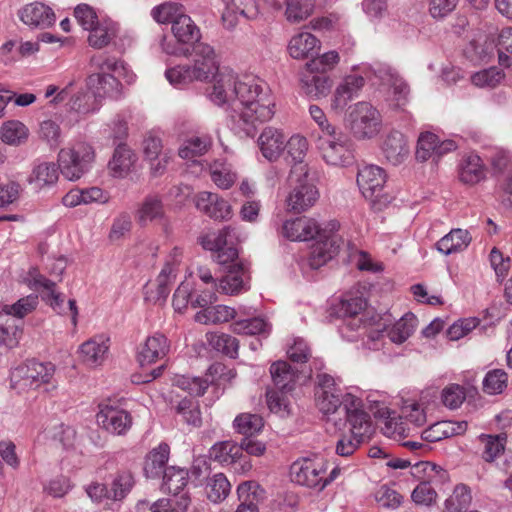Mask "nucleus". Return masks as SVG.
Segmentation results:
<instances>
[{"mask_svg":"<svg viewBox=\"0 0 512 512\" xmlns=\"http://www.w3.org/2000/svg\"><path fill=\"white\" fill-rule=\"evenodd\" d=\"M471 240L472 237L468 230L452 229L437 242V248L445 254H451L466 249Z\"/></svg>","mask_w":512,"mask_h":512,"instance_id":"58836bf2","label":"nucleus"},{"mask_svg":"<svg viewBox=\"0 0 512 512\" xmlns=\"http://www.w3.org/2000/svg\"><path fill=\"white\" fill-rule=\"evenodd\" d=\"M315 396L316 405L323 414L334 413L341 405V391L328 375L321 376Z\"/></svg>","mask_w":512,"mask_h":512,"instance_id":"aec40b11","label":"nucleus"},{"mask_svg":"<svg viewBox=\"0 0 512 512\" xmlns=\"http://www.w3.org/2000/svg\"><path fill=\"white\" fill-rule=\"evenodd\" d=\"M170 457V446L167 443H160L151 449L145 456L143 471L146 477L156 478L166 469Z\"/></svg>","mask_w":512,"mask_h":512,"instance_id":"c85d7f7f","label":"nucleus"},{"mask_svg":"<svg viewBox=\"0 0 512 512\" xmlns=\"http://www.w3.org/2000/svg\"><path fill=\"white\" fill-rule=\"evenodd\" d=\"M330 239H316L317 242L311 247L308 256V264L311 268H320L335 256L336 248Z\"/></svg>","mask_w":512,"mask_h":512,"instance_id":"c03bdc74","label":"nucleus"},{"mask_svg":"<svg viewBox=\"0 0 512 512\" xmlns=\"http://www.w3.org/2000/svg\"><path fill=\"white\" fill-rule=\"evenodd\" d=\"M417 318L412 313H406L387 332L389 339L394 343H403L414 332Z\"/></svg>","mask_w":512,"mask_h":512,"instance_id":"603ef678","label":"nucleus"},{"mask_svg":"<svg viewBox=\"0 0 512 512\" xmlns=\"http://www.w3.org/2000/svg\"><path fill=\"white\" fill-rule=\"evenodd\" d=\"M484 177V164L478 155L470 154L462 159L459 178L463 183L473 185L480 182Z\"/></svg>","mask_w":512,"mask_h":512,"instance_id":"4c0bfd02","label":"nucleus"},{"mask_svg":"<svg viewBox=\"0 0 512 512\" xmlns=\"http://www.w3.org/2000/svg\"><path fill=\"white\" fill-rule=\"evenodd\" d=\"M238 243L236 233L231 227L208 233L201 240L205 249L216 252V259L220 264H227L238 258Z\"/></svg>","mask_w":512,"mask_h":512,"instance_id":"f8f14e48","label":"nucleus"},{"mask_svg":"<svg viewBox=\"0 0 512 512\" xmlns=\"http://www.w3.org/2000/svg\"><path fill=\"white\" fill-rule=\"evenodd\" d=\"M382 150L386 158L394 163L399 162L408 154L407 142L400 132H392L386 136L382 143Z\"/></svg>","mask_w":512,"mask_h":512,"instance_id":"a18cd8bd","label":"nucleus"},{"mask_svg":"<svg viewBox=\"0 0 512 512\" xmlns=\"http://www.w3.org/2000/svg\"><path fill=\"white\" fill-rule=\"evenodd\" d=\"M270 373L275 386L280 390H290L295 381V373L285 361H278L271 365Z\"/></svg>","mask_w":512,"mask_h":512,"instance_id":"5fc2aeb1","label":"nucleus"},{"mask_svg":"<svg viewBox=\"0 0 512 512\" xmlns=\"http://www.w3.org/2000/svg\"><path fill=\"white\" fill-rule=\"evenodd\" d=\"M378 423L384 435L395 440H403L411 434V427L403 421V418L396 417L388 408L378 411Z\"/></svg>","mask_w":512,"mask_h":512,"instance_id":"a878e982","label":"nucleus"},{"mask_svg":"<svg viewBox=\"0 0 512 512\" xmlns=\"http://www.w3.org/2000/svg\"><path fill=\"white\" fill-rule=\"evenodd\" d=\"M55 367L51 363L28 361L15 367L10 374L12 389L17 393H28L52 382Z\"/></svg>","mask_w":512,"mask_h":512,"instance_id":"39448f33","label":"nucleus"},{"mask_svg":"<svg viewBox=\"0 0 512 512\" xmlns=\"http://www.w3.org/2000/svg\"><path fill=\"white\" fill-rule=\"evenodd\" d=\"M468 428L466 421H439L422 432V439L426 442H438L443 439L463 435Z\"/></svg>","mask_w":512,"mask_h":512,"instance_id":"393cba45","label":"nucleus"},{"mask_svg":"<svg viewBox=\"0 0 512 512\" xmlns=\"http://www.w3.org/2000/svg\"><path fill=\"white\" fill-rule=\"evenodd\" d=\"M134 480L132 473L129 471L119 472L111 484V499L121 500L123 499L133 487Z\"/></svg>","mask_w":512,"mask_h":512,"instance_id":"338daca9","label":"nucleus"},{"mask_svg":"<svg viewBox=\"0 0 512 512\" xmlns=\"http://www.w3.org/2000/svg\"><path fill=\"white\" fill-rule=\"evenodd\" d=\"M221 70L214 48L198 43L193 48V64L170 68L166 77L171 84L181 86L193 81L210 82Z\"/></svg>","mask_w":512,"mask_h":512,"instance_id":"f03ea898","label":"nucleus"},{"mask_svg":"<svg viewBox=\"0 0 512 512\" xmlns=\"http://www.w3.org/2000/svg\"><path fill=\"white\" fill-rule=\"evenodd\" d=\"M328 464V460L322 456L299 459L291 465V479L300 485L321 490L335 480L341 471L339 467H334L328 474Z\"/></svg>","mask_w":512,"mask_h":512,"instance_id":"7ed1b4c3","label":"nucleus"},{"mask_svg":"<svg viewBox=\"0 0 512 512\" xmlns=\"http://www.w3.org/2000/svg\"><path fill=\"white\" fill-rule=\"evenodd\" d=\"M95 159L93 147L79 142L71 148L62 149L58 154L59 168L63 176L71 181L80 179Z\"/></svg>","mask_w":512,"mask_h":512,"instance_id":"423d86ee","label":"nucleus"},{"mask_svg":"<svg viewBox=\"0 0 512 512\" xmlns=\"http://www.w3.org/2000/svg\"><path fill=\"white\" fill-rule=\"evenodd\" d=\"M314 6V0H278L274 8H285L286 19L289 22L298 23L313 13Z\"/></svg>","mask_w":512,"mask_h":512,"instance_id":"f704fd0d","label":"nucleus"},{"mask_svg":"<svg viewBox=\"0 0 512 512\" xmlns=\"http://www.w3.org/2000/svg\"><path fill=\"white\" fill-rule=\"evenodd\" d=\"M339 229L337 221L320 224L310 216H297L285 220L281 226L280 234L290 240L305 242L314 239L331 238Z\"/></svg>","mask_w":512,"mask_h":512,"instance_id":"20e7f679","label":"nucleus"},{"mask_svg":"<svg viewBox=\"0 0 512 512\" xmlns=\"http://www.w3.org/2000/svg\"><path fill=\"white\" fill-rule=\"evenodd\" d=\"M239 106L235 109L247 134L257 125L270 121L276 112V99L263 81L252 75L242 76L238 91Z\"/></svg>","mask_w":512,"mask_h":512,"instance_id":"f257e3e1","label":"nucleus"},{"mask_svg":"<svg viewBox=\"0 0 512 512\" xmlns=\"http://www.w3.org/2000/svg\"><path fill=\"white\" fill-rule=\"evenodd\" d=\"M59 169V165L53 162H41L33 167L27 181L36 189L53 185L59 178Z\"/></svg>","mask_w":512,"mask_h":512,"instance_id":"c9c22d12","label":"nucleus"},{"mask_svg":"<svg viewBox=\"0 0 512 512\" xmlns=\"http://www.w3.org/2000/svg\"><path fill=\"white\" fill-rule=\"evenodd\" d=\"M176 412L184 421L193 427H199L202 423L199 403L192 398L182 399L176 406Z\"/></svg>","mask_w":512,"mask_h":512,"instance_id":"680f3d73","label":"nucleus"},{"mask_svg":"<svg viewBox=\"0 0 512 512\" xmlns=\"http://www.w3.org/2000/svg\"><path fill=\"white\" fill-rule=\"evenodd\" d=\"M231 484L223 473L215 474L206 481L205 492L207 498L213 503H220L227 498Z\"/></svg>","mask_w":512,"mask_h":512,"instance_id":"49530a36","label":"nucleus"},{"mask_svg":"<svg viewBox=\"0 0 512 512\" xmlns=\"http://www.w3.org/2000/svg\"><path fill=\"white\" fill-rule=\"evenodd\" d=\"M18 16L24 24L36 28L50 27L56 20L53 9L40 1L24 5L18 11Z\"/></svg>","mask_w":512,"mask_h":512,"instance_id":"6ab92c4d","label":"nucleus"},{"mask_svg":"<svg viewBox=\"0 0 512 512\" xmlns=\"http://www.w3.org/2000/svg\"><path fill=\"white\" fill-rule=\"evenodd\" d=\"M144 159L149 163L151 173L161 175L167 168L172 156L170 151L163 149L162 140L149 134L142 143Z\"/></svg>","mask_w":512,"mask_h":512,"instance_id":"2eb2a0df","label":"nucleus"},{"mask_svg":"<svg viewBox=\"0 0 512 512\" xmlns=\"http://www.w3.org/2000/svg\"><path fill=\"white\" fill-rule=\"evenodd\" d=\"M55 283L45 291L44 298L47 303L59 314H66L70 312L73 326L77 325L78 307L76 301L71 299L68 301V306L64 305V297L55 289Z\"/></svg>","mask_w":512,"mask_h":512,"instance_id":"de8ad7c7","label":"nucleus"},{"mask_svg":"<svg viewBox=\"0 0 512 512\" xmlns=\"http://www.w3.org/2000/svg\"><path fill=\"white\" fill-rule=\"evenodd\" d=\"M236 315L237 312L232 307L226 305H208L195 314L194 320L203 325H216L229 322L234 319Z\"/></svg>","mask_w":512,"mask_h":512,"instance_id":"72a5a7b5","label":"nucleus"},{"mask_svg":"<svg viewBox=\"0 0 512 512\" xmlns=\"http://www.w3.org/2000/svg\"><path fill=\"white\" fill-rule=\"evenodd\" d=\"M249 270L243 263L231 266L226 275L219 282V289L229 295L246 291L249 286Z\"/></svg>","mask_w":512,"mask_h":512,"instance_id":"b1692460","label":"nucleus"},{"mask_svg":"<svg viewBox=\"0 0 512 512\" xmlns=\"http://www.w3.org/2000/svg\"><path fill=\"white\" fill-rule=\"evenodd\" d=\"M264 426L263 418L256 414L242 413L234 420V428L246 437L259 433Z\"/></svg>","mask_w":512,"mask_h":512,"instance_id":"4d7b16f0","label":"nucleus"},{"mask_svg":"<svg viewBox=\"0 0 512 512\" xmlns=\"http://www.w3.org/2000/svg\"><path fill=\"white\" fill-rule=\"evenodd\" d=\"M353 408H347L346 419L350 427V434L354 439L365 442L374 433V426L370 415L363 409L358 408L355 402Z\"/></svg>","mask_w":512,"mask_h":512,"instance_id":"412c9836","label":"nucleus"},{"mask_svg":"<svg viewBox=\"0 0 512 512\" xmlns=\"http://www.w3.org/2000/svg\"><path fill=\"white\" fill-rule=\"evenodd\" d=\"M339 61V53L335 50H331L308 61L305 65L306 72L311 74L326 75L337 66Z\"/></svg>","mask_w":512,"mask_h":512,"instance_id":"3c124183","label":"nucleus"},{"mask_svg":"<svg viewBox=\"0 0 512 512\" xmlns=\"http://www.w3.org/2000/svg\"><path fill=\"white\" fill-rule=\"evenodd\" d=\"M136 160V154L128 146L119 145L109 162V172L115 178H124L132 171Z\"/></svg>","mask_w":512,"mask_h":512,"instance_id":"c756f323","label":"nucleus"},{"mask_svg":"<svg viewBox=\"0 0 512 512\" xmlns=\"http://www.w3.org/2000/svg\"><path fill=\"white\" fill-rule=\"evenodd\" d=\"M316 148L328 165L346 166L354 159L349 139L337 130H334L333 135H319Z\"/></svg>","mask_w":512,"mask_h":512,"instance_id":"9d476101","label":"nucleus"},{"mask_svg":"<svg viewBox=\"0 0 512 512\" xmlns=\"http://www.w3.org/2000/svg\"><path fill=\"white\" fill-rule=\"evenodd\" d=\"M108 349V339L104 336H96L80 346L79 356L83 363L95 366L103 361Z\"/></svg>","mask_w":512,"mask_h":512,"instance_id":"473e14b6","label":"nucleus"},{"mask_svg":"<svg viewBox=\"0 0 512 512\" xmlns=\"http://www.w3.org/2000/svg\"><path fill=\"white\" fill-rule=\"evenodd\" d=\"M210 82H212V87L209 97L215 104L224 105L235 97L238 99V91L242 83V77H236L231 70L222 68Z\"/></svg>","mask_w":512,"mask_h":512,"instance_id":"4468645a","label":"nucleus"},{"mask_svg":"<svg viewBox=\"0 0 512 512\" xmlns=\"http://www.w3.org/2000/svg\"><path fill=\"white\" fill-rule=\"evenodd\" d=\"M349 127L356 139H371L382 129L381 114L370 103L358 102L349 112Z\"/></svg>","mask_w":512,"mask_h":512,"instance_id":"6e6552de","label":"nucleus"},{"mask_svg":"<svg viewBox=\"0 0 512 512\" xmlns=\"http://www.w3.org/2000/svg\"><path fill=\"white\" fill-rule=\"evenodd\" d=\"M364 86V78L358 75H349L336 87L331 107L334 110L343 109Z\"/></svg>","mask_w":512,"mask_h":512,"instance_id":"bb28decb","label":"nucleus"},{"mask_svg":"<svg viewBox=\"0 0 512 512\" xmlns=\"http://www.w3.org/2000/svg\"><path fill=\"white\" fill-rule=\"evenodd\" d=\"M169 350L168 340L162 334H155L146 339L137 353V361L143 371L163 359Z\"/></svg>","mask_w":512,"mask_h":512,"instance_id":"a211bd4d","label":"nucleus"},{"mask_svg":"<svg viewBox=\"0 0 512 512\" xmlns=\"http://www.w3.org/2000/svg\"><path fill=\"white\" fill-rule=\"evenodd\" d=\"M386 181V171L376 165L363 166L357 174V185L367 199L376 197L383 190Z\"/></svg>","mask_w":512,"mask_h":512,"instance_id":"dca6fc26","label":"nucleus"},{"mask_svg":"<svg viewBox=\"0 0 512 512\" xmlns=\"http://www.w3.org/2000/svg\"><path fill=\"white\" fill-rule=\"evenodd\" d=\"M465 399L466 389L459 384H449L441 393L442 403L449 409H456L460 407Z\"/></svg>","mask_w":512,"mask_h":512,"instance_id":"774afa93","label":"nucleus"},{"mask_svg":"<svg viewBox=\"0 0 512 512\" xmlns=\"http://www.w3.org/2000/svg\"><path fill=\"white\" fill-rule=\"evenodd\" d=\"M197 209L215 220H229L232 216V207L227 200L216 193L203 191L196 195Z\"/></svg>","mask_w":512,"mask_h":512,"instance_id":"f3484780","label":"nucleus"},{"mask_svg":"<svg viewBox=\"0 0 512 512\" xmlns=\"http://www.w3.org/2000/svg\"><path fill=\"white\" fill-rule=\"evenodd\" d=\"M478 441L483 445L482 458L486 462H493L504 453L507 435L505 433L497 435L481 434Z\"/></svg>","mask_w":512,"mask_h":512,"instance_id":"37998d69","label":"nucleus"},{"mask_svg":"<svg viewBox=\"0 0 512 512\" xmlns=\"http://www.w3.org/2000/svg\"><path fill=\"white\" fill-rule=\"evenodd\" d=\"M285 148L287 149V155L291 158V161L299 168L303 165L304 159L307 155L309 143L308 140L300 135H292L288 141L285 142Z\"/></svg>","mask_w":512,"mask_h":512,"instance_id":"13d9d810","label":"nucleus"},{"mask_svg":"<svg viewBox=\"0 0 512 512\" xmlns=\"http://www.w3.org/2000/svg\"><path fill=\"white\" fill-rule=\"evenodd\" d=\"M287 49L292 58L302 60L320 49V41L309 32H300L290 39Z\"/></svg>","mask_w":512,"mask_h":512,"instance_id":"7c9ffc66","label":"nucleus"},{"mask_svg":"<svg viewBox=\"0 0 512 512\" xmlns=\"http://www.w3.org/2000/svg\"><path fill=\"white\" fill-rule=\"evenodd\" d=\"M189 480L188 470L176 466H169L164 470L162 490L175 497L178 511H185L190 503V498L183 492Z\"/></svg>","mask_w":512,"mask_h":512,"instance_id":"ddd939ff","label":"nucleus"},{"mask_svg":"<svg viewBox=\"0 0 512 512\" xmlns=\"http://www.w3.org/2000/svg\"><path fill=\"white\" fill-rule=\"evenodd\" d=\"M38 296L28 295L19 299L16 303L9 305L4 304L1 306V312L12 315L17 318H24L32 313L38 306Z\"/></svg>","mask_w":512,"mask_h":512,"instance_id":"bf43d9fd","label":"nucleus"},{"mask_svg":"<svg viewBox=\"0 0 512 512\" xmlns=\"http://www.w3.org/2000/svg\"><path fill=\"white\" fill-rule=\"evenodd\" d=\"M210 176L215 185L221 189H229L237 180L232 167L224 162H214L210 166Z\"/></svg>","mask_w":512,"mask_h":512,"instance_id":"6e6d98bb","label":"nucleus"},{"mask_svg":"<svg viewBox=\"0 0 512 512\" xmlns=\"http://www.w3.org/2000/svg\"><path fill=\"white\" fill-rule=\"evenodd\" d=\"M210 381L207 378L188 377L177 375L173 380V385L193 396H202L209 387Z\"/></svg>","mask_w":512,"mask_h":512,"instance_id":"052dcab7","label":"nucleus"},{"mask_svg":"<svg viewBox=\"0 0 512 512\" xmlns=\"http://www.w3.org/2000/svg\"><path fill=\"white\" fill-rule=\"evenodd\" d=\"M434 401L430 400L429 393L423 392L419 399H407L401 407V417L414 427H420L427 422V413Z\"/></svg>","mask_w":512,"mask_h":512,"instance_id":"4be33fe9","label":"nucleus"},{"mask_svg":"<svg viewBox=\"0 0 512 512\" xmlns=\"http://www.w3.org/2000/svg\"><path fill=\"white\" fill-rule=\"evenodd\" d=\"M29 129L18 120H9L0 128V139L7 145L18 146L27 141Z\"/></svg>","mask_w":512,"mask_h":512,"instance_id":"79ce46f5","label":"nucleus"},{"mask_svg":"<svg viewBox=\"0 0 512 512\" xmlns=\"http://www.w3.org/2000/svg\"><path fill=\"white\" fill-rule=\"evenodd\" d=\"M96 61L98 71L89 75L87 86L94 97L118 99L122 94V84L113 74L119 69L117 62L110 58H99Z\"/></svg>","mask_w":512,"mask_h":512,"instance_id":"0eeeda50","label":"nucleus"},{"mask_svg":"<svg viewBox=\"0 0 512 512\" xmlns=\"http://www.w3.org/2000/svg\"><path fill=\"white\" fill-rule=\"evenodd\" d=\"M296 169L295 167L291 171V189L286 197L285 203L288 211L300 214L306 212L316 204L319 199V191L317 187L308 180V170L306 166L300 167L302 177L298 178L294 183Z\"/></svg>","mask_w":512,"mask_h":512,"instance_id":"1a4fd4ad","label":"nucleus"},{"mask_svg":"<svg viewBox=\"0 0 512 512\" xmlns=\"http://www.w3.org/2000/svg\"><path fill=\"white\" fill-rule=\"evenodd\" d=\"M508 382V375L502 369H494L489 371L483 380L484 392L494 395L502 393Z\"/></svg>","mask_w":512,"mask_h":512,"instance_id":"0e129e2a","label":"nucleus"},{"mask_svg":"<svg viewBox=\"0 0 512 512\" xmlns=\"http://www.w3.org/2000/svg\"><path fill=\"white\" fill-rule=\"evenodd\" d=\"M209 454L213 461L222 465H230L242 457V448L234 441H222L214 444Z\"/></svg>","mask_w":512,"mask_h":512,"instance_id":"ea45409f","label":"nucleus"},{"mask_svg":"<svg viewBox=\"0 0 512 512\" xmlns=\"http://www.w3.org/2000/svg\"><path fill=\"white\" fill-rule=\"evenodd\" d=\"M163 217V204L156 196L146 197L136 212V220L140 225H147L148 223L161 220Z\"/></svg>","mask_w":512,"mask_h":512,"instance_id":"a19ab883","label":"nucleus"},{"mask_svg":"<svg viewBox=\"0 0 512 512\" xmlns=\"http://www.w3.org/2000/svg\"><path fill=\"white\" fill-rule=\"evenodd\" d=\"M171 31L176 41L183 46L194 48L196 44L201 43L200 29L186 13L173 23Z\"/></svg>","mask_w":512,"mask_h":512,"instance_id":"cd10ccee","label":"nucleus"},{"mask_svg":"<svg viewBox=\"0 0 512 512\" xmlns=\"http://www.w3.org/2000/svg\"><path fill=\"white\" fill-rule=\"evenodd\" d=\"M267 323L262 318H251L237 320L231 325V329L236 334L257 335L267 331Z\"/></svg>","mask_w":512,"mask_h":512,"instance_id":"69168bd1","label":"nucleus"},{"mask_svg":"<svg viewBox=\"0 0 512 512\" xmlns=\"http://www.w3.org/2000/svg\"><path fill=\"white\" fill-rule=\"evenodd\" d=\"M88 30L90 31L88 42L94 48L107 46L116 33L114 24L108 20H101Z\"/></svg>","mask_w":512,"mask_h":512,"instance_id":"09e8293b","label":"nucleus"},{"mask_svg":"<svg viewBox=\"0 0 512 512\" xmlns=\"http://www.w3.org/2000/svg\"><path fill=\"white\" fill-rule=\"evenodd\" d=\"M208 343L216 350L230 356L235 357L238 351V341L231 335L224 333H208Z\"/></svg>","mask_w":512,"mask_h":512,"instance_id":"e2e57ef3","label":"nucleus"},{"mask_svg":"<svg viewBox=\"0 0 512 512\" xmlns=\"http://www.w3.org/2000/svg\"><path fill=\"white\" fill-rule=\"evenodd\" d=\"M185 13V8L181 4L175 2L162 3L154 7L151 11V15L157 23H170L171 26Z\"/></svg>","mask_w":512,"mask_h":512,"instance_id":"864d4df0","label":"nucleus"},{"mask_svg":"<svg viewBox=\"0 0 512 512\" xmlns=\"http://www.w3.org/2000/svg\"><path fill=\"white\" fill-rule=\"evenodd\" d=\"M96 414L98 425L114 435H125L132 426L131 414L121 407L119 401L106 399L99 404Z\"/></svg>","mask_w":512,"mask_h":512,"instance_id":"9b49d317","label":"nucleus"},{"mask_svg":"<svg viewBox=\"0 0 512 512\" xmlns=\"http://www.w3.org/2000/svg\"><path fill=\"white\" fill-rule=\"evenodd\" d=\"M212 147V140L207 135H190L181 143L178 155L185 160L196 161Z\"/></svg>","mask_w":512,"mask_h":512,"instance_id":"2f4dec72","label":"nucleus"},{"mask_svg":"<svg viewBox=\"0 0 512 512\" xmlns=\"http://www.w3.org/2000/svg\"><path fill=\"white\" fill-rule=\"evenodd\" d=\"M286 137L284 133L274 127H266L258 138V145L262 155L269 161H276L285 150Z\"/></svg>","mask_w":512,"mask_h":512,"instance_id":"5701e85b","label":"nucleus"},{"mask_svg":"<svg viewBox=\"0 0 512 512\" xmlns=\"http://www.w3.org/2000/svg\"><path fill=\"white\" fill-rule=\"evenodd\" d=\"M332 85L328 75L311 74L303 75L300 80V90L306 96L314 99L326 96Z\"/></svg>","mask_w":512,"mask_h":512,"instance_id":"e433bc0d","label":"nucleus"},{"mask_svg":"<svg viewBox=\"0 0 512 512\" xmlns=\"http://www.w3.org/2000/svg\"><path fill=\"white\" fill-rule=\"evenodd\" d=\"M472 501L470 488L465 484H457L452 494L445 500L443 512H462Z\"/></svg>","mask_w":512,"mask_h":512,"instance_id":"8fccbe9b","label":"nucleus"}]
</instances>
